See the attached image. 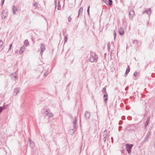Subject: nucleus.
<instances>
[{"instance_id":"11","label":"nucleus","mask_w":155,"mask_h":155,"mask_svg":"<svg viewBox=\"0 0 155 155\" xmlns=\"http://www.w3.org/2000/svg\"><path fill=\"white\" fill-rule=\"evenodd\" d=\"M90 116V113L88 111H86L84 115V117L86 120H87L89 118Z\"/></svg>"},{"instance_id":"6","label":"nucleus","mask_w":155,"mask_h":155,"mask_svg":"<svg viewBox=\"0 0 155 155\" xmlns=\"http://www.w3.org/2000/svg\"><path fill=\"white\" fill-rule=\"evenodd\" d=\"M134 15V12L133 9L130 10L129 13V17L130 18H132L133 16Z\"/></svg>"},{"instance_id":"12","label":"nucleus","mask_w":155,"mask_h":155,"mask_svg":"<svg viewBox=\"0 0 155 155\" xmlns=\"http://www.w3.org/2000/svg\"><path fill=\"white\" fill-rule=\"evenodd\" d=\"M118 31L119 34L120 35H123L124 34V30L122 27H120V28L119 29Z\"/></svg>"},{"instance_id":"31","label":"nucleus","mask_w":155,"mask_h":155,"mask_svg":"<svg viewBox=\"0 0 155 155\" xmlns=\"http://www.w3.org/2000/svg\"><path fill=\"white\" fill-rule=\"evenodd\" d=\"M12 44H10V46H9V48L8 50V51H10L11 50V49H12Z\"/></svg>"},{"instance_id":"48","label":"nucleus","mask_w":155,"mask_h":155,"mask_svg":"<svg viewBox=\"0 0 155 155\" xmlns=\"http://www.w3.org/2000/svg\"><path fill=\"white\" fill-rule=\"evenodd\" d=\"M131 130H134V129L133 128V129H131Z\"/></svg>"},{"instance_id":"4","label":"nucleus","mask_w":155,"mask_h":155,"mask_svg":"<svg viewBox=\"0 0 155 155\" xmlns=\"http://www.w3.org/2000/svg\"><path fill=\"white\" fill-rule=\"evenodd\" d=\"M20 9L17 6H13L12 8V11L13 13L15 15L17 14L19 12Z\"/></svg>"},{"instance_id":"36","label":"nucleus","mask_w":155,"mask_h":155,"mask_svg":"<svg viewBox=\"0 0 155 155\" xmlns=\"http://www.w3.org/2000/svg\"><path fill=\"white\" fill-rule=\"evenodd\" d=\"M122 127L121 126H119L118 127V130L119 131H120Z\"/></svg>"},{"instance_id":"38","label":"nucleus","mask_w":155,"mask_h":155,"mask_svg":"<svg viewBox=\"0 0 155 155\" xmlns=\"http://www.w3.org/2000/svg\"><path fill=\"white\" fill-rule=\"evenodd\" d=\"M137 72H135L134 74V75L135 76H137Z\"/></svg>"},{"instance_id":"15","label":"nucleus","mask_w":155,"mask_h":155,"mask_svg":"<svg viewBox=\"0 0 155 155\" xmlns=\"http://www.w3.org/2000/svg\"><path fill=\"white\" fill-rule=\"evenodd\" d=\"M83 11V8L82 7H81L79 9L78 12V15L77 18H78L80 15H81Z\"/></svg>"},{"instance_id":"19","label":"nucleus","mask_w":155,"mask_h":155,"mask_svg":"<svg viewBox=\"0 0 155 155\" xmlns=\"http://www.w3.org/2000/svg\"><path fill=\"white\" fill-rule=\"evenodd\" d=\"M49 69L48 67H47V69L45 70V72L44 73V76L46 77L47 76V75L48 74V71Z\"/></svg>"},{"instance_id":"45","label":"nucleus","mask_w":155,"mask_h":155,"mask_svg":"<svg viewBox=\"0 0 155 155\" xmlns=\"http://www.w3.org/2000/svg\"><path fill=\"white\" fill-rule=\"evenodd\" d=\"M128 73V72H127V71H126V73H125V75H126V76L127 75Z\"/></svg>"},{"instance_id":"46","label":"nucleus","mask_w":155,"mask_h":155,"mask_svg":"<svg viewBox=\"0 0 155 155\" xmlns=\"http://www.w3.org/2000/svg\"><path fill=\"white\" fill-rule=\"evenodd\" d=\"M110 48V47H109V44H108V48L109 49V48Z\"/></svg>"},{"instance_id":"13","label":"nucleus","mask_w":155,"mask_h":155,"mask_svg":"<svg viewBox=\"0 0 155 155\" xmlns=\"http://www.w3.org/2000/svg\"><path fill=\"white\" fill-rule=\"evenodd\" d=\"M145 13H147L149 15H150L151 13L150 8H148L146 10L143 12L142 14H143Z\"/></svg>"},{"instance_id":"24","label":"nucleus","mask_w":155,"mask_h":155,"mask_svg":"<svg viewBox=\"0 0 155 155\" xmlns=\"http://www.w3.org/2000/svg\"><path fill=\"white\" fill-rule=\"evenodd\" d=\"M61 5L60 4L59 1H58V10H60V9H61Z\"/></svg>"},{"instance_id":"8","label":"nucleus","mask_w":155,"mask_h":155,"mask_svg":"<svg viewBox=\"0 0 155 155\" xmlns=\"http://www.w3.org/2000/svg\"><path fill=\"white\" fill-rule=\"evenodd\" d=\"M28 142L30 143V147L32 148H34L35 147L34 143L30 138H28Z\"/></svg>"},{"instance_id":"22","label":"nucleus","mask_w":155,"mask_h":155,"mask_svg":"<svg viewBox=\"0 0 155 155\" xmlns=\"http://www.w3.org/2000/svg\"><path fill=\"white\" fill-rule=\"evenodd\" d=\"M28 41L27 39L25 40L24 41V44L25 45V48L28 45Z\"/></svg>"},{"instance_id":"27","label":"nucleus","mask_w":155,"mask_h":155,"mask_svg":"<svg viewBox=\"0 0 155 155\" xmlns=\"http://www.w3.org/2000/svg\"><path fill=\"white\" fill-rule=\"evenodd\" d=\"M130 71V68L129 66H128V68L126 69V71H127V72H128L129 73V72Z\"/></svg>"},{"instance_id":"7","label":"nucleus","mask_w":155,"mask_h":155,"mask_svg":"<svg viewBox=\"0 0 155 155\" xmlns=\"http://www.w3.org/2000/svg\"><path fill=\"white\" fill-rule=\"evenodd\" d=\"M11 76L12 79L15 81L18 78L16 72L15 73L12 74Z\"/></svg>"},{"instance_id":"10","label":"nucleus","mask_w":155,"mask_h":155,"mask_svg":"<svg viewBox=\"0 0 155 155\" xmlns=\"http://www.w3.org/2000/svg\"><path fill=\"white\" fill-rule=\"evenodd\" d=\"M41 52L40 54H42L44 51L45 50L46 48L45 46L42 44L41 45Z\"/></svg>"},{"instance_id":"49","label":"nucleus","mask_w":155,"mask_h":155,"mask_svg":"<svg viewBox=\"0 0 155 155\" xmlns=\"http://www.w3.org/2000/svg\"><path fill=\"white\" fill-rule=\"evenodd\" d=\"M4 47L2 48V49H4Z\"/></svg>"},{"instance_id":"42","label":"nucleus","mask_w":155,"mask_h":155,"mask_svg":"<svg viewBox=\"0 0 155 155\" xmlns=\"http://www.w3.org/2000/svg\"><path fill=\"white\" fill-rule=\"evenodd\" d=\"M55 5H56L57 3V0H54Z\"/></svg>"},{"instance_id":"3","label":"nucleus","mask_w":155,"mask_h":155,"mask_svg":"<svg viewBox=\"0 0 155 155\" xmlns=\"http://www.w3.org/2000/svg\"><path fill=\"white\" fill-rule=\"evenodd\" d=\"M133 146L132 144H126V147L127 151L128 154H130L131 153V149Z\"/></svg>"},{"instance_id":"18","label":"nucleus","mask_w":155,"mask_h":155,"mask_svg":"<svg viewBox=\"0 0 155 155\" xmlns=\"http://www.w3.org/2000/svg\"><path fill=\"white\" fill-rule=\"evenodd\" d=\"M107 96H108V94L107 93L106 94H104V95L103 97L104 98V101L105 103H106L107 101Z\"/></svg>"},{"instance_id":"21","label":"nucleus","mask_w":155,"mask_h":155,"mask_svg":"<svg viewBox=\"0 0 155 155\" xmlns=\"http://www.w3.org/2000/svg\"><path fill=\"white\" fill-rule=\"evenodd\" d=\"M150 122V118H148L144 124L145 128L146 127Z\"/></svg>"},{"instance_id":"47","label":"nucleus","mask_w":155,"mask_h":155,"mask_svg":"<svg viewBox=\"0 0 155 155\" xmlns=\"http://www.w3.org/2000/svg\"><path fill=\"white\" fill-rule=\"evenodd\" d=\"M111 139H112V141H113V137H111Z\"/></svg>"},{"instance_id":"37","label":"nucleus","mask_w":155,"mask_h":155,"mask_svg":"<svg viewBox=\"0 0 155 155\" xmlns=\"http://www.w3.org/2000/svg\"><path fill=\"white\" fill-rule=\"evenodd\" d=\"M46 112H47V113L48 112H50V110L49 109H47L46 110Z\"/></svg>"},{"instance_id":"2","label":"nucleus","mask_w":155,"mask_h":155,"mask_svg":"<svg viewBox=\"0 0 155 155\" xmlns=\"http://www.w3.org/2000/svg\"><path fill=\"white\" fill-rule=\"evenodd\" d=\"M101 137L102 138V140L104 141V142H105L108 137L107 131L106 130H105L102 132V135Z\"/></svg>"},{"instance_id":"17","label":"nucleus","mask_w":155,"mask_h":155,"mask_svg":"<svg viewBox=\"0 0 155 155\" xmlns=\"http://www.w3.org/2000/svg\"><path fill=\"white\" fill-rule=\"evenodd\" d=\"M25 46L23 45L22 47H21L20 49V51L19 52V53L20 54H21L24 51L25 49Z\"/></svg>"},{"instance_id":"50","label":"nucleus","mask_w":155,"mask_h":155,"mask_svg":"<svg viewBox=\"0 0 155 155\" xmlns=\"http://www.w3.org/2000/svg\"><path fill=\"white\" fill-rule=\"evenodd\" d=\"M65 0H64V1Z\"/></svg>"},{"instance_id":"25","label":"nucleus","mask_w":155,"mask_h":155,"mask_svg":"<svg viewBox=\"0 0 155 155\" xmlns=\"http://www.w3.org/2000/svg\"><path fill=\"white\" fill-rule=\"evenodd\" d=\"M33 6L35 8H37L38 6V3L37 2H35Z\"/></svg>"},{"instance_id":"40","label":"nucleus","mask_w":155,"mask_h":155,"mask_svg":"<svg viewBox=\"0 0 155 155\" xmlns=\"http://www.w3.org/2000/svg\"><path fill=\"white\" fill-rule=\"evenodd\" d=\"M103 1L105 3L107 4V0H103Z\"/></svg>"},{"instance_id":"28","label":"nucleus","mask_w":155,"mask_h":155,"mask_svg":"<svg viewBox=\"0 0 155 155\" xmlns=\"http://www.w3.org/2000/svg\"><path fill=\"white\" fill-rule=\"evenodd\" d=\"M103 91H104V94H106L107 93L106 91V88L104 87L103 89Z\"/></svg>"},{"instance_id":"32","label":"nucleus","mask_w":155,"mask_h":155,"mask_svg":"<svg viewBox=\"0 0 155 155\" xmlns=\"http://www.w3.org/2000/svg\"><path fill=\"white\" fill-rule=\"evenodd\" d=\"M89 8H90V6H89V7L87 8V14L88 15H89Z\"/></svg>"},{"instance_id":"39","label":"nucleus","mask_w":155,"mask_h":155,"mask_svg":"<svg viewBox=\"0 0 155 155\" xmlns=\"http://www.w3.org/2000/svg\"><path fill=\"white\" fill-rule=\"evenodd\" d=\"M70 131H71L73 134L74 133V130L73 129H71Z\"/></svg>"},{"instance_id":"14","label":"nucleus","mask_w":155,"mask_h":155,"mask_svg":"<svg viewBox=\"0 0 155 155\" xmlns=\"http://www.w3.org/2000/svg\"><path fill=\"white\" fill-rule=\"evenodd\" d=\"M75 120L73 121V126L75 130L77 129V120L76 118H75Z\"/></svg>"},{"instance_id":"23","label":"nucleus","mask_w":155,"mask_h":155,"mask_svg":"<svg viewBox=\"0 0 155 155\" xmlns=\"http://www.w3.org/2000/svg\"><path fill=\"white\" fill-rule=\"evenodd\" d=\"M3 44H4V42H3L2 41V40H0V48L2 47Z\"/></svg>"},{"instance_id":"9","label":"nucleus","mask_w":155,"mask_h":155,"mask_svg":"<svg viewBox=\"0 0 155 155\" xmlns=\"http://www.w3.org/2000/svg\"><path fill=\"white\" fill-rule=\"evenodd\" d=\"M150 132H148V133H147L145 137L144 138V139L143 140V141L144 142H146L148 140V139L150 137Z\"/></svg>"},{"instance_id":"5","label":"nucleus","mask_w":155,"mask_h":155,"mask_svg":"<svg viewBox=\"0 0 155 155\" xmlns=\"http://www.w3.org/2000/svg\"><path fill=\"white\" fill-rule=\"evenodd\" d=\"M8 12L6 9L3 11L1 14V17L3 19H5L8 16Z\"/></svg>"},{"instance_id":"33","label":"nucleus","mask_w":155,"mask_h":155,"mask_svg":"<svg viewBox=\"0 0 155 155\" xmlns=\"http://www.w3.org/2000/svg\"><path fill=\"white\" fill-rule=\"evenodd\" d=\"M114 38L115 39L116 37V32L115 30L114 31Z\"/></svg>"},{"instance_id":"43","label":"nucleus","mask_w":155,"mask_h":155,"mask_svg":"<svg viewBox=\"0 0 155 155\" xmlns=\"http://www.w3.org/2000/svg\"><path fill=\"white\" fill-rule=\"evenodd\" d=\"M128 86H127V87H126L125 88V90H126V91L127 90H128Z\"/></svg>"},{"instance_id":"29","label":"nucleus","mask_w":155,"mask_h":155,"mask_svg":"<svg viewBox=\"0 0 155 155\" xmlns=\"http://www.w3.org/2000/svg\"><path fill=\"white\" fill-rule=\"evenodd\" d=\"M133 43L136 45H137L138 44V41L137 40H135L133 41Z\"/></svg>"},{"instance_id":"34","label":"nucleus","mask_w":155,"mask_h":155,"mask_svg":"<svg viewBox=\"0 0 155 155\" xmlns=\"http://www.w3.org/2000/svg\"><path fill=\"white\" fill-rule=\"evenodd\" d=\"M68 40V38L67 37V36H66L64 38V42H66Z\"/></svg>"},{"instance_id":"20","label":"nucleus","mask_w":155,"mask_h":155,"mask_svg":"<svg viewBox=\"0 0 155 155\" xmlns=\"http://www.w3.org/2000/svg\"><path fill=\"white\" fill-rule=\"evenodd\" d=\"M47 115L49 118H52L53 117V114L51 112L47 113Z\"/></svg>"},{"instance_id":"44","label":"nucleus","mask_w":155,"mask_h":155,"mask_svg":"<svg viewBox=\"0 0 155 155\" xmlns=\"http://www.w3.org/2000/svg\"><path fill=\"white\" fill-rule=\"evenodd\" d=\"M122 122V121L121 120H120L119 122V124H121Z\"/></svg>"},{"instance_id":"41","label":"nucleus","mask_w":155,"mask_h":155,"mask_svg":"<svg viewBox=\"0 0 155 155\" xmlns=\"http://www.w3.org/2000/svg\"><path fill=\"white\" fill-rule=\"evenodd\" d=\"M4 0H2V5H3L4 3Z\"/></svg>"},{"instance_id":"26","label":"nucleus","mask_w":155,"mask_h":155,"mask_svg":"<svg viewBox=\"0 0 155 155\" xmlns=\"http://www.w3.org/2000/svg\"><path fill=\"white\" fill-rule=\"evenodd\" d=\"M109 3L108 4L109 6H111L112 4V0H108Z\"/></svg>"},{"instance_id":"30","label":"nucleus","mask_w":155,"mask_h":155,"mask_svg":"<svg viewBox=\"0 0 155 155\" xmlns=\"http://www.w3.org/2000/svg\"><path fill=\"white\" fill-rule=\"evenodd\" d=\"M68 22H71L72 20V18H71L70 16L68 18Z\"/></svg>"},{"instance_id":"16","label":"nucleus","mask_w":155,"mask_h":155,"mask_svg":"<svg viewBox=\"0 0 155 155\" xmlns=\"http://www.w3.org/2000/svg\"><path fill=\"white\" fill-rule=\"evenodd\" d=\"M20 91V89L19 88H15L14 90V94L16 95Z\"/></svg>"},{"instance_id":"35","label":"nucleus","mask_w":155,"mask_h":155,"mask_svg":"<svg viewBox=\"0 0 155 155\" xmlns=\"http://www.w3.org/2000/svg\"><path fill=\"white\" fill-rule=\"evenodd\" d=\"M3 109V107H0V113L2 111Z\"/></svg>"},{"instance_id":"1","label":"nucleus","mask_w":155,"mask_h":155,"mask_svg":"<svg viewBox=\"0 0 155 155\" xmlns=\"http://www.w3.org/2000/svg\"><path fill=\"white\" fill-rule=\"evenodd\" d=\"M97 56L95 54H91L90 57L89 58V60L90 62H96L97 61Z\"/></svg>"}]
</instances>
